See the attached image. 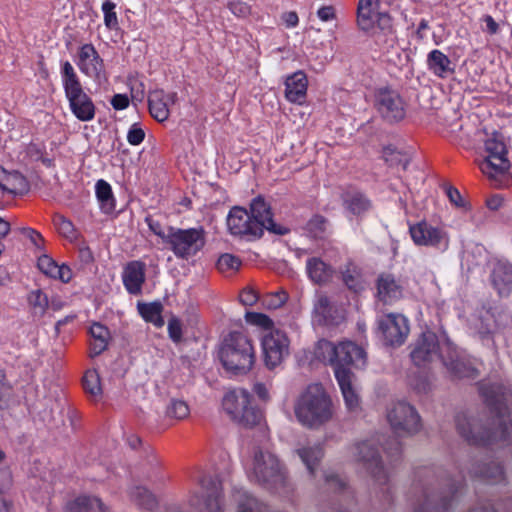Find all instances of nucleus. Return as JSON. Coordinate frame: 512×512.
Listing matches in <instances>:
<instances>
[{
    "label": "nucleus",
    "instance_id": "13",
    "mask_svg": "<svg viewBox=\"0 0 512 512\" xmlns=\"http://www.w3.org/2000/svg\"><path fill=\"white\" fill-rule=\"evenodd\" d=\"M378 327L385 345L392 347L404 344L410 332L408 319L395 313L382 316L378 321Z\"/></svg>",
    "mask_w": 512,
    "mask_h": 512
},
{
    "label": "nucleus",
    "instance_id": "40",
    "mask_svg": "<svg viewBox=\"0 0 512 512\" xmlns=\"http://www.w3.org/2000/svg\"><path fill=\"white\" fill-rule=\"evenodd\" d=\"M83 388L85 392L94 400L102 396V386L100 376L97 370L91 369L86 371L83 377Z\"/></svg>",
    "mask_w": 512,
    "mask_h": 512
},
{
    "label": "nucleus",
    "instance_id": "52",
    "mask_svg": "<svg viewBox=\"0 0 512 512\" xmlns=\"http://www.w3.org/2000/svg\"><path fill=\"white\" fill-rule=\"evenodd\" d=\"M288 295L285 291H278L268 294L263 304L269 309H278L286 303Z\"/></svg>",
    "mask_w": 512,
    "mask_h": 512
},
{
    "label": "nucleus",
    "instance_id": "7",
    "mask_svg": "<svg viewBox=\"0 0 512 512\" xmlns=\"http://www.w3.org/2000/svg\"><path fill=\"white\" fill-rule=\"evenodd\" d=\"M268 488L284 484L285 473L278 458L268 450L255 449L249 475Z\"/></svg>",
    "mask_w": 512,
    "mask_h": 512
},
{
    "label": "nucleus",
    "instance_id": "35",
    "mask_svg": "<svg viewBox=\"0 0 512 512\" xmlns=\"http://www.w3.org/2000/svg\"><path fill=\"white\" fill-rule=\"evenodd\" d=\"M90 334L92 337V341L90 343V356L95 357L107 348L110 333L102 324L94 323L90 328Z\"/></svg>",
    "mask_w": 512,
    "mask_h": 512
},
{
    "label": "nucleus",
    "instance_id": "6",
    "mask_svg": "<svg viewBox=\"0 0 512 512\" xmlns=\"http://www.w3.org/2000/svg\"><path fill=\"white\" fill-rule=\"evenodd\" d=\"M222 407L233 421L246 427H253L262 419L261 411L251 404V396L244 389L227 392Z\"/></svg>",
    "mask_w": 512,
    "mask_h": 512
},
{
    "label": "nucleus",
    "instance_id": "9",
    "mask_svg": "<svg viewBox=\"0 0 512 512\" xmlns=\"http://www.w3.org/2000/svg\"><path fill=\"white\" fill-rule=\"evenodd\" d=\"M174 255L188 260L195 256L205 245V233L201 228L180 229L169 227L167 243Z\"/></svg>",
    "mask_w": 512,
    "mask_h": 512
},
{
    "label": "nucleus",
    "instance_id": "15",
    "mask_svg": "<svg viewBox=\"0 0 512 512\" xmlns=\"http://www.w3.org/2000/svg\"><path fill=\"white\" fill-rule=\"evenodd\" d=\"M375 107L381 117L389 123H397L405 118V103L394 90L383 88L375 94Z\"/></svg>",
    "mask_w": 512,
    "mask_h": 512
},
{
    "label": "nucleus",
    "instance_id": "61",
    "mask_svg": "<svg viewBox=\"0 0 512 512\" xmlns=\"http://www.w3.org/2000/svg\"><path fill=\"white\" fill-rule=\"evenodd\" d=\"M378 23L381 26V29L383 30V34L385 36H390V41H394V33L392 30V22L391 18L387 14H380L378 18Z\"/></svg>",
    "mask_w": 512,
    "mask_h": 512
},
{
    "label": "nucleus",
    "instance_id": "59",
    "mask_svg": "<svg viewBox=\"0 0 512 512\" xmlns=\"http://www.w3.org/2000/svg\"><path fill=\"white\" fill-rule=\"evenodd\" d=\"M240 302L245 306H252L258 300L257 292L252 288H244L239 295Z\"/></svg>",
    "mask_w": 512,
    "mask_h": 512
},
{
    "label": "nucleus",
    "instance_id": "46",
    "mask_svg": "<svg viewBox=\"0 0 512 512\" xmlns=\"http://www.w3.org/2000/svg\"><path fill=\"white\" fill-rule=\"evenodd\" d=\"M189 414V406L183 400L173 399L166 408V416L171 419L183 420L187 418Z\"/></svg>",
    "mask_w": 512,
    "mask_h": 512
},
{
    "label": "nucleus",
    "instance_id": "63",
    "mask_svg": "<svg viewBox=\"0 0 512 512\" xmlns=\"http://www.w3.org/2000/svg\"><path fill=\"white\" fill-rule=\"evenodd\" d=\"M383 157L390 165L401 163V154L392 147H387L383 150Z\"/></svg>",
    "mask_w": 512,
    "mask_h": 512
},
{
    "label": "nucleus",
    "instance_id": "41",
    "mask_svg": "<svg viewBox=\"0 0 512 512\" xmlns=\"http://www.w3.org/2000/svg\"><path fill=\"white\" fill-rule=\"evenodd\" d=\"M139 313L147 321L153 323L157 327H161L164 324L162 318L163 306L160 303H148L138 305Z\"/></svg>",
    "mask_w": 512,
    "mask_h": 512
},
{
    "label": "nucleus",
    "instance_id": "64",
    "mask_svg": "<svg viewBox=\"0 0 512 512\" xmlns=\"http://www.w3.org/2000/svg\"><path fill=\"white\" fill-rule=\"evenodd\" d=\"M111 105L116 110H123L129 105V98L125 94H116L111 99Z\"/></svg>",
    "mask_w": 512,
    "mask_h": 512
},
{
    "label": "nucleus",
    "instance_id": "26",
    "mask_svg": "<svg viewBox=\"0 0 512 512\" xmlns=\"http://www.w3.org/2000/svg\"><path fill=\"white\" fill-rule=\"evenodd\" d=\"M343 207L357 217L372 209V201L360 190L348 189L341 195Z\"/></svg>",
    "mask_w": 512,
    "mask_h": 512
},
{
    "label": "nucleus",
    "instance_id": "45",
    "mask_svg": "<svg viewBox=\"0 0 512 512\" xmlns=\"http://www.w3.org/2000/svg\"><path fill=\"white\" fill-rule=\"evenodd\" d=\"M12 175L0 167V208L11 200L15 187L11 184Z\"/></svg>",
    "mask_w": 512,
    "mask_h": 512
},
{
    "label": "nucleus",
    "instance_id": "39",
    "mask_svg": "<svg viewBox=\"0 0 512 512\" xmlns=\"http://www.w3.org/2000/svg\"><path fill=\"white\" fill-rule=\"evenodd\" d=\"M297 453L301 460L303 461V463L306 465L309 472L313 474L316 465L323 456L322 447L319 444L309 447H303L301 449H298Z\"/></svg>",
    "mask_w": 512,
    "mask_h": 512
},
{
    "label": "nucleus",
    "instance_id": "48",
    "mask_svg": "<svg viewBox=\"0 0 512 512\" xmlns=\"http://www.w3.org/2000/svg\"><path fill=\"white\" fill-rule=\"evenodd\" d=\"M242 265L239 257L225 253L221 255L217 261V268L222 273L231 274L236 272Z\"/></svg>",
    "mask_w": 512,
    "mask_h": 512
},
{
    "label": "nucleus",
    "instance_id": "36",
    "mask_svg": "<svg viewBox=\"0 0 512 512\" xmlns=\"http://www.w3.org/2000/svg\"><path fill=\"white\" fill-rule=\"evenodd\" d=\"M95 192L101 211L105 214L112 213L115 210V199L110 184L105 180H98Z\"/></svg>",
    "mask_w": 512,
    "mask_h": 512
},
{
    "label": "nucleus",
    "instance_id": "33",
    "mask_svg": "<svg viewBox=\"0 0 512 512\" xmlns=\"http://www.w3.org/2000/svg\"><path fill=\"white\" fill-rule=\"evenodd\" d=\"M428 69L437 77L446 78L454 72L451 60L438 49L432 50L427 55Z\"/></svg>",
    "mask_w": 512,
    "mask_h": 512
},
{
    "label": "nucleus",
    "instance_id": "44",
    "mask_svg": "<svg viewBox=\"0 0 512 512\" xmlns=\"http://www.w3.org/2000/svg\"><path fill=\"white\" fill-rule=\"evenodd\" d=\"M12 175L0 167V208L11 200L15 187L11 184Z\"/></svg>",
    "mask_w": 512,
    "mask_h": 512
},
{
    "label": "nucleus",
    "instance_id": "8",
    "mask_svg": "<svg viewBox=\"0 0 512 512\" xmlns=\"http://www.w3.org/2000/svg\"><path fill=\"white\" fill-rule=\"evenodd\" d=\"M458 487L451 486L447 492L437 491L432 482L414 488V512H449Z\"/></svg>",
    "mask_w": 512,
    "mask_h": 512
},
{
    "label": "nucleus",
    "instance_id": "58",
    "mask_svg": "<svg viewBox=\"0 0 512 512\" xmlns=\"http://www.w3.org/2000/svg\"><path fill=\"white\" fill-rule=\"evenodd\" d=\"M168 333L170 338L174 342H179L182 338V325L181 322L176 319L172 318L168 322Z\"/></svg>",
    "mask_w": 512,
    "mask_h": 512
},
{
    "label": "nucleus",
    "instance_id": "62",
    "mask_svg": "<svg viewBox=\"0 0 512 512\" xmlns=\"http://www.w3.org/2000/svg\"><path fill=\"white\" fill-rule=\"evenodd\" d=\"M326 219L323 216L315 215L310 219L308 222V227L310 231H313L315 233L322 232L325 229Z\"/></svg>",
    "mask_w": 512,
    "mask_h": 512
},
{
    "label": "nucleus",
    "instance_id": "27",
    "mask_svg": "<svg viewBox=\"0 0 512 512\" xmlns=\"http://www.w3.org/2000/svg\"><path fill=\"white\" fill-rule=\"evenodd\" d=\"M308 79L304 72L297 71L285 81V97L289 102L303 104L306 99Z\"/></svg>",
    "mask_w": 512,
    "mask_h": 512
},
{
    "label": "nucleus",
    "instance_id": "31",
    "mask_svg": "<svg viewBox=\"0 0 512 512\" xmlns=\"http://www.w3.org/2000/svg\"><path fill=\"white\" fill-rule=\"evenodd\" d=\"M38 268L47 276L58 279L64 283H67L72 278V270L69 266L62 264L58 265L48 255H42L38 258Z\"/></svg>",
    "mask_w": 512,
    "mask_h": 512
},
{
    "label": "nucleus",
    "instance_id": "38",
    "mask_svg": "<svg viewBox=\"0 0 512 512\" xmlns=\"http://www.w3.org/2000/svg\"><path fill=\"white\" fill-rule=\"evenodd\" d=\"M377 3L378 0H359L357 21L362 30H368L371 27Z\"/></svg>",
    "mask_w": 512,
    "mask_h": 512
},
{
    "label": "nucleus",
    "instance_id": "43",
    "mask_svg": "<svg viewBox=\"0 0 512 512\" xmlns=\"http://www.w3.org/2000/svg\"><path fill=\"white\" fill-rule=\"evenodd\" d=\"M129 495L132 501L144 509L151 510L156 506L155 497L145 487H133Z\"/></svg>",
    "mask_w": 512,
    "mask_h": 512
},
{
    "label": "nucleus",
    "instance_id": "47",
    "mask_svg": "<svg viewBox=\"0 0 512 512\" xmlns=\"http://www.w3.org/2000/svg\"><path fill=\"white\" fill-rule=\"evenodd\" d=\"M54 225L58 232L69 240L77 239V230L75 229L71 220L67 219L63 215L56 214L53 218Z\"/></svg>",
    "mask_w": 512,
    "mask_h": 512
},
{
    "label": "nucleus",
    "instance_id": "34",
    "mask_svg": "<svg viewBox=\"0 0 512 512\" xmlns=\"http://www.w3.org/2000/svg\"><path fill=\"white\" fill-rule=\"evenodd\" d=\"M66 512H109V508L101 499L83 495L68 503Z\"/></svg>",
    "mask_w": 512,
    "mask_h": 512
},
{
    "label": "nucleus",
    "instance_id": "60",
    "mask_svg": "<svg viewBox=\"0 0 512 512\" xmlns=\"http://www.w3.org/2000/svg\"><path fill=\"white\" fill-rule=\"evenodd\" d=\"M318 18L323 22L333 21L337 18L336 9L333 5H325L317 10Z\"/></svg>",
    "mask_w": 512,
    "mask_h": 512
},
{
    "label": "nucleus",
    "instance_id": "10",
    "mask_svg": "<svg viewBox=\"0 0 512 512\" xmlns=\"http://www.w3.org/2000/svg\"><path fill=\"white\" fill-rule=\"evenodd\" d=\"M486 157L479 163L480 170L489 178L503 175L510 168L508 151L502 135L493 133L484 144Z\"/></svg>",
    "mask_w": 512,
    "mask_h": 512
},
{
    "label": "nucleus",
    "instance_id": "18",
    "mask_svg": "<svg viewBox=\"0 0 512 512\" xmlns=\"http://www.w3.org/2000/svg\"><path fill=\"white\" fill-rule=\"evenodd\" d=\"M351 453L356 461L363 463L380 484L386 483L387 475L381 465L378 452L372 443H356L351 447Z\"/></svg>",
    "mask_w": 512,
    "mask_h": 512
},
{
    "label": "nucleus",
    "instance_id": "21",
    "mask_svg": "<svg viewBox=\"0 0 512 512\" xmlns=\"http://www.w3.org/2000/svg\"><path fill=\"white\" fill-rule=\"evenodd\" d=\"M442 345H439L437 336L435 333L431 331L424 332L415 342L413 349L411 351V359L417 366H423L428 362H431L435 357H437V352L439 351V356L441 357V348Z\"/></svg>",
    "mask_w": 512,
    "mask_h": 512
},
{
    "label": "nucleus",
    "instance_id": "22",
    "mask_svg": "<svg viewBox=\"0 0 512 512\" xmlns=\"http://www.w3.org/2000/svg\"><path fill=\"white\" fill-rule=\"evenodd\" d=\"M77 65L83 74L94 79H99L104 72V61L90 43L79 48Z\"/></svg>",
    "mask_w": 512,
    "mask_h": 512
},
{
    "label": "nucleus",
    "instance_id": "16",
    "mask_svg": "<svg viewBox=\"0 0 512 512\" xmlns=\"http://www.w3.org/2000/svg\"><path fill=\"white\" fill-rule=\"evenodd\" d=\"M441 359L444 366L455 378L474 379L478 375L476 367L469 359L461 355L456 347L449 341L443 343V347L441 348Z\"/></svg>",
    "mask_w": 512,
    "mask_h": 512
},
{
    "label": "nucleus",
    "instance_id": "20",
    "mask_svg": "<svg viewBox=\"0 0 512 512\" xmlns=\"http://www.w3.org/2000/svg\"><path fill=\"white\" fill-rule=\"evenodd\" d=\"M200 484L206 494V500L202 501L198 496H195L190 499L191 505L200 512H220L222 486L219 478L217 476H204Z\"/></svg>",
    "mask_w": 512,
    "mask_h": 512
},
{
    "label": "nucleus",
    "instance_id": "25",
    "mask_svg": "<svg viewBox=\"0 0 512 512\" xmlns=\"http://www.w3.org/2000/svg\"><path fill=\"white\" fill-rule=\"evenodd\" d=\"M145 267V263L138 260L131 261L124 267L122 279L130 294L141 293L142 285L145 282Z\"/></svg>",
    "mask_w": 512,
    "mask_h": 512
},
{
    "label": "nucleus",
    "instance_id": "42",
    "mask_svg": "<svg viewBox=\"0 0 512 512\" xmlns=\"http://www.w3.org/2000/svg\"><path fill=\"white\" fill-rule=\"evenodd\" d=\"M28 304L36 316H43L49 307L47 295L40 289L32 290L28 294Z\"/></svg>",
    "mask_w": 512,
    "mask_h": 512
},
{
    "label": "nucleus",
    "instance_id": "17",
    "mask_svg": "<svg viewBox=\"0 0 512 512\" xmlns=\"http://www.w3.org/2000/svg\"><path fill=\"white\" fill-rule=\"evenodd\" d=\"M249 214L256 237H261L264 229L279 235L288 232L286 228L277 225L273 221L271 209L262 197H257L252 201Z\"/></svg>",
    "mask_w": 512,
    "mask_h": 512
},
{
    "label": "nucleus",
    "instance_id": "37",
    "mask_svg": "<svg viewBox=\"0 0 512 512\" xmlns=\"http://www.w3.org/2000/svg\"><path fill=\"white\" fill-rule=\"evenodd\" d=\"M342 279L345 285L355 292L363 288V281L360 268L353 262H347L341 270Z\"/></svg>",
    "mask_w": 512,
    "mask_h": 512
},
{
    "label": "nucleus",
    "instance_id": "24",
    "mask_svg": "<svg viewBox=\"0 0 512 512\" xmlns=\"http://www.w3.org/2000/svg\"><path fill=\"white\" fill-rule=\"evenodd\" d=\"M335 377L342 391L347 409L351 412L358 411L360 408V397L353 386V373L350 369H337Z\"/></svg>",
    "mask_w": 512,
    "mask_h": 512
},
{
    "label": "nucleus",
    "instance_id": "23",
    "mask_svg": "<svg viewBox=\"0 0 512 512\" xmlns=\"http://www.w3.org/2000/svg\"><path fill=\"white\" fill-rule=\"evenodd\" d=\"M177 93L154 90L149 94V111L151 116L159 122L168 119L170 109L176 104Z\"/></svg>",
    "mask_w": 512,
    "mask_h": 512
},
{
    "label": "nucleus",
    "instance_id": "1",
    "mask_svg": "<svg viewBox=\"0 0 512 512\" xmlns=\"http://www.w3.org/2000/svg\"><path fill=\"white\" fill-rule=\"evenodd\" d=\"M480 393L494 417L485 425L483 419L459 413L455 423L459 435L471 445H507L512 442V422L507 401L509 393L500 383L481 384Z\"/></svg>",
    "mask_w": 512,
    "mask_h": 512
},
{
    "label": "nucleus",
    "instance_id": "56",
    "mask_svg": "<svg viewBox=\"0 0 512 512\" xmlns=\"http://www.w3.org/2000/svg\"><path fill=\"white\" fill-rule=\"evenodd\" d=\"M145 222L155 235L160 237L164 243H167V233L159 221L155 220L152 216H147Z\"/></svg>",
    "mask_w": 512,
    "mask_h": 512
},
{
    "label": "nucleus",
    "instance_id": "5",
    "mask_svg": "<svg viewBox=\"0 0 512 512\" xmlns=\"http://www.w3.org/2000/svg\"><path fill=\"white\" fill-rule=\"evenodd\" d=\"M62 81L69 107L74 116L83 122L91 121L95 116V105L83 90L73 66L68 61L62 65Z\"/></svg>",
    "mask_w": 512,
    "mask_h": 512
},
{
    "label": "nucleus",
    "instance_id": "12",
    "mask_svg": "<svg viewBox=\"0 0 512 512\" xmlns=\"http://www.w3.org/2000/svg\"><path fill=\"white\" fill-rule=\"evenodd\" d=\"M290 341L281 330H272L262 338L263 359L267 368L273 369L280 365L289 355Z\"/></svg>",
    "mask_w": 512,
    "mask_h": 512
},
{
    "label": "nucleus",
    "instance_id": "30",
    "mask_svg": "<svg viewBox=\"0 0 512 512\" xmlns=\"http://www.w3.org/2000/svg\"><path fill=\"white\" fill-rule=\"evenodd\" d=\"M491 282L499 295H509L512 291V266L505 263L495 264L491 273Z\"/></svg>",
    "mask_w": 512,
    "mask_h": 512
},
{
    "label": "nucleus",
    "instance_id": "4",
    "mask_svg": "<svg viewBox=\"0 0 512 512\" xmlns=\"http://www.w3.org/2000/svg\"><path fill=\"white\" fill-rule=\"evenodd\" d=\"M315 355L322 362L331 365L335 375L337 369H349V365H364L366 357L364 349L352 341L335 345L325 339L318 341Z\"/></svg>",
    "mask_w": 512,
    "mask_h": 512
},
{
    "label": "nucleus",
    "instance_id": "49",
    "mask_svg": "<svg viewBox=\"0 0 512 512\" xmlns=\"http://www.w3.org/2000/svg\"><path fill=\"white\" fill-rule=\"evenodd\" d=\"M245 320L248 324L262 328L264 330H271L274 326L273 321L265 314L258 312H246Z\"/></svg>",
    "mask_w": 512,
    "mask_h": 512
},
{
    "label": "nucleus",
    "instance_id": "19",
    "mask_svg": "<svg viewBox=\"0 0 512 512\" xmlns=\"http://www.w3.org/2000/svg\"><path fill=\"white\" fill-rule=\"evenodd\" d=\"M312 316L317 324L323 326H337L345 319L344 310L322 293L315 297Z\"/></svg>",
    "mask_w": 512,
    "mask_h": 512
},
{
    "label": "nucleus",
    "instance_id": "2",
    "mask_svg": "<svg viewBox=\"0 0 512 512\" xmlns=\"http://www.w3.org/2000/svg\"><path fill=\"white\" fill-rule=\"evenodd\" d=\"M294 413L303 426L319 428L332 420L334 406L325 388L315 383L308 385L298 396Z\"/></svg>",
    "mask_w": 512,
    "mask_h": 512
},
{
    "label": "nucleus",
    "instance_id": "51",
    "mask_svg": "<svg viewBox=\"0 0 512 512\" xmlns=\"http://www.w3.org/2000/svg\"><path fill=\"white\" fill-rule=\"evenodd\" d=\"M227 7L238 18H247L252 14L251 5L242 0L229 1Z\"/></svg>",
    "mask_w": 512,
    "mask_h": 512
},
{
    "label": "nucleus",
    "instance_id": "32",
    "mask_svg": "<svg viewBox=\"0 0 512 512\" xmlns=\"http://www.w3.org/2000/svg\"><path fill=\"white\" fill-rule=\"evenodd\" d=\"M306 271L309 279L320 285L329 282L334 274L333 268L318 257H311L306 261Z\"/></svg>",
    "mask_w": 512,
    "mask_h": 512
},
{
    "label": "nucleus",
    "instance_id": "55",
    "mask_svg": "<svg viewBox=\"0 0 512 512\" xmlns=\"http://www.w3.org/2000/svg\"><path fill=\"white\" fill-rule=\"evenodd\" d=\"M446 195L449 198L450 202L453 205H455L456 207H461V208H465V209L469 208L468 204L462 198V196H461L460 192L458 191V189H456L455 187L448 186L446 188Z\"/></svg>",
    "mask_w": 512,
    "mask_h": 512
},
{
    "label": "nucleus",
    "instance_id": "14",
    "mask_svg": "<svg viewBox=\"0 0 512 512\" xmlns=\"http://www.w3.org/2000/svg\"><path fill=\"white\" fill-rule=\"evenodd\" d=\"M413 242L418 246L433 247L446 251L449 247V236L443 229L421 221L409 227Z\"/></svg>",
    "mask_w": 512,
    "mask_h": 512
},
{
    "label": "nucleus",
    "instance_id": "29",
    "mask_svg": "<svg viewBox=\"0 0 512 512\" xmlns=\"http://www.w3.org/2000/svg\"><path fill=\"white\" fill-rule=\"evenodd\" d=\"M403 287L392 274H381L377 281V295L384 303L401 298Z\"/></svg>",
    "mask_w": 512,
    "mask_h": 512
},
{
    "label": "nucleus",
    "instance_id": "3",
    "mask_svg": "<svg viewBox=\"0 0 512 512\" xmlns=\"http://www.w3.org/2000/svg\"><path fill=\"white\" fill-rule=\"evenodd\" d=\"M219 357L226 370L246 374L256 359L252 340L242 332L229 333L220 346Z\"/></svg>",
    "mask_w": 512,
    "mask_h": 512
},
{
    "label": "nucleus",
    "instance_id": "50",
    "mask_svg": "<svg viewBox=\"0 0 512 512\" xmlns=\"http://www.w3.org/2000/svg\"><path fill=\"white\" fill-rule=\"evenodd\" d=\"M116 4L110 0H106L102 4V11L104 14V24L105 26L112 30L118 28V18L115 12Z\"/></svg>",
    "mask_w": 512,
    "mask_h": 512
},
{
    "label": "nucleus",
    "instance_id": "54",
    "mask_svg": "<svg viewBox=\"0 0 512 512\" xmlns=\"http://www.w3.org/2000/svg\"><path fill=\"white\" fill-rule=\"evenodd\" d=\"M481 325L478 327V332L480 335L487 336L494 331V320L492 315L489 312H485V315L480 317Z\"/></svg>",
    "mask_w": 512,
    "mask_h": 512
},
{
    "label": "nucleus",
    "instance_id": "57",
    "mask_svg": "<svg viewBox=\"0 0 512 512\" xmlns=\"http://www.w3.org/2000/svg\"><path fill=\"white\" fill-rule=\"evenodd\" d=\"M145 138V132L137 124L131 126L127 134V140L131 145H139Z\"/></svg>",
    "mask_w": 512,
    "mask_h": 512
},
{
    "label": "nucleus",
    "instance_id": "28",
    "mask_svg": "<svg viewBox=\"0 0 512 512\" xmlns=\"http://www.w3.org/2000/svg\"><path fill=\"white\" fill-rule=\"evenodd\" d=\"M227 227L231 234L237 236L253 235L252 219L249 212L241 207H234L227 217Z\"/></svg>",
    "mask_w": 512,
    "mask_h": 512
},
{
    "label": "nucleus",
    "instance_id": "11",
    "mask_svg": "<svg viewBox=\"0 0 512 512\" xmlns=\"http://www.w3.org/2000/svg\"><path fill=\"white\" fill-rule=\"evenodd\" d=\"M388 422L399 435L414 434L421 428L420 416L413 406L406 402H397L388 411Z\"/></svg>",
    "mask_w": 512,
    "mask_h": 512
},
{
    "label": "nucleus",
    "instance_id": "53",
    "mask_svg": "<svg viewBox=\"0 0 512 512\" xmlns=\"http://www.w3.org/2000/svg\"><path fill=\"white\" fill-rule=\"evenodd\" d=\"M503 468L498 463H491L489 464L485 471L481 473V476L483 478H486L487 480L491 482H499L503 479Z\"/></svg>",
    "mask_w": 512,
    "mask_h": 512
}]
</instances>
